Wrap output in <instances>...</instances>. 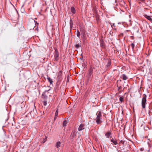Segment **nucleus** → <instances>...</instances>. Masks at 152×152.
Listing matches in <instances>:
<instances>
[{"label": "nucleus", "instance_id": "nucleus-22", "mask_svg": "<svg viewBox=\"0 0 152 152\" xmlns=\"http://www.w3.org/2000/svg\"><path fill=\"white\" fill-rule=\"evenodd\" d=\"M124 141L123 140H121L119 143V144H122V145H124Z\"/></svg>", "mask_w": 152, "mask_h": 152}, {"label": "nucleus", "instance_id": "nucleus-14", "mask_svg": "<svg viewBox=\"0 0 152 152\" xmlns=\"http://www.w3.org/2000/svg\"><path fill=\"white\" fill-rule=\"evenodd\" d=\"M69 24H70V29H72V28L73 22H72V20L71 19L70 20Z\"/></svg>", "mask_w": 152, "mask_h": 152}, {"label": "nucleus", "instance_id": "nucleus-18", "mask_svg": "<svg viewBox=\"0 0 152 152\" xmlns=\"http://www.w3.org/2000/svg\"><path fill=\"white\" fill-rule=\"evenodd\" d=\"M76 34L77 36L78 37L80 38V33L79 32V31L78 30L76 32Z\"/></svg>", "mask_w": 152, "mask_h": 152}, {"label": "nucleus", "instance_id": "nucleus-23", "mask_svg": "<svg viewBox=\"0 0 152 152\" xmlns=\"http://www.w3.org/2000/svg\"><path fill=\"white\" fill-rule=\"evenodd\" d=\"M58 109H57L56 110V113H55V116L57 117L58 116Z\"/></svg>", "mask_w": 152, "mask_h": 152}, {"label": "nucleus", "instance_id": "nucleus-38", "mask_svg": "<svg viewBox=\"0 0 152 152\" xmlns=\"http://www.w3.org/2000/svg\"><path fill=\"white\" fill-rule=\"evenodd\" d=\"M142 148H141V151H142Z\"/></svg>", "mask_w": 152, "mask_h": 152}, {"label": "nucleus", "instance_id": "nucleus-19", "mask_svg": "<svg viewBox=\"0 0 152 152\" xmlns=\"http://www.w3.org/2000/svg\"><path fill=\"white\" fill-rule=\"evenodd\" d=\"M48 136L46 135H45V138L43 139V143H45V141L47 140V138Z\"/></svg>", "mask_w": 152, "mask_h": 152}, {"label": "nucleus", "instance_id": "nucleus-35", "mask_svg": "<svg viewBox=\"0 0 152 152\" xmlns=\"http://www.w3.org/2000/svg\"><path fill=\"white\" fill-rule=\"evenodd\" d=\"M140 0L142 1H144V0Z\"/></svg>", "mask_w": 152, "mask_h": 152}, {"label": "nucleus", "instance_id": "nucleus-27", "mask_svg": "<svg viewBox=\"0 0 152 152\" xmlns=\"http://www.w3.org/2000/svg\"><path fill=\"white\" fill-rule=\"evenodd\" d=\"M117 86L118 88V90H120L121 88H122L121 86H118V85H117Z\"/></svg>", "mask_w": 152, "mask_h": 152}, {"label": "nucleus", "instance_id": "nucleus-10", "mask_svg": "<svg viewBox=\"0 0 152 152\" xmlns=\"http://www.w3.org/2000/svg\"><path fill=\"white\" fill-rule=\"evenodd\" d=\"M111 141L115 145L118 144V143L116 139L114 140L113 138H112L111 140Z\"/></svg>", "mask_w": 152, "mask_h": 152}, {"label": "nucleus", "instance_id": "nucleus-4", "mask_svg": "<svg viewBox=\"0 0 152 152\" xmlns=\"http://www.w3.org/2000/svg\"><path fill=\"white\" fill-rule=\"evenodd\" d=\"M93 68L91 67L88 71V80L91 78L93 77Z\"/></svg>", "mask_w": 152, "mask_h": 152}, {"label": "nucleus", "instance_id": "nucleus-11", "mask_svg": "<svg viewBox=\"0 0 152 152\" xmlns=\"http://www.w3.org/2000/svg\"><path fill=\"white\" fill-rule=\"evenodd\" d=\"M71 12L73 14L75 13V10L74 7H72L71 8Z\"/></svg>", "mask_w": 152, "mask_h": 152}, {"label": "nucleus", "instance_id": "nucleus-26", "mask_svg": "<svg viewBox=\"0 0 152 152\" xmlns=\"http://www.w3.org/2000/svg\"><path fill=\"white\" fill-rule=\"evenodd\" d=\"M62 74L61 71H60L58 73V76L61 75Z\"/></svg>", "mask_w": 152, "mask_h": 152}, {"label": "nucleus", "instance_id": "nucleus-21", "mask_svg": "<svg viewBox=\"0 0 152 152\" xmlns=\"http://www.w3.org/2000/svg\"><path fill=\"white\" fill-rule=\"evenodd\" d=\"M124 100V98L123 97H120L119 98V101L121 102H122Z\"/></svg>", "mask_w": 152, "mask_h": 152}, {"label": "nucleus", "instance_id": "nucleus-6", "mask_svg": "<svg viewBox=\"0 0 152 152\" xmlns=\"http://www.w3.org/2000/svg\"><path fill=\"white\" fill-rule=\"evenodd\" d=\"M80 31L82 32L81 33V37L82 38H84L86 37V32L84 30H82L80 28Z\"/></svg>", "mask_w": 152, "mask_h": 152}, {"label": "nucleus", "instance_id": "nucleus-32", "mask_svg": "<svg viewBox=\"0 0 152 152\" xmlns=\"http://www.w3.org/2000/svg\"><path fill=\"white\" fill-rule=\"evenodd\" d=\"M72 134V136H75V134L73 133V134Z\"/></svg>", "mask_w": 152, "mask_h": 152}, {"label": "nucleus", "instance_id": "nucleus-13", "mask_svg": "<svg viewBox=\"0 0 152 152\" xmlns=\"http://www.w3.org/2000/svg\"><path fill=\"white\" fill-rule=\"evenodd\" d=\"M61 143L60 142H56V147L58 149V148L61 146Z\"/></svg>", "mask_w": 152, "mask_h": 152}, {"label": "nucleus", "instance_id": "nucleus-37", "mask_svg": "<svg viewBox=\"0 0 152 152\" xmlns=\"http://www.w3.org/2000/svg\"><path fill=\"white\" fill-rule=\"evenodd\" d=\"M142 148H141V151H142Z\"/></svg>", "mask_w": 152, "mask_h": 152}, {"label": "nucleus", "instance_id": "nucleus-2", "mask_svg": "<svg viewBox=\"0 0 152 152\" xmlns=\"http://www.w3.org/2000/svg\"><path fill=\"white\" fill-rule=\"evenodd\" d=\"M146 103V96L145 94L143 95V97L142 100V106L143 109L145 107V104Z\"/></svg>", "mask_w": 152, "mask_h": 152}, {"label": "nucleus", "instance_id": "nucleus-29", "mask_svg": "<svg viewBox=\"0 0 152 152\" xmlns=\"http://www.w3.org/2000/svg\"><path fill=\"white\" fill-rule=\"evenodd\" d=\"M111 27H112V28H113V26L114 27H115V25H114V23H113V25H111Z\"/></svg>", "mask_w": 152, "mask_h": 152}, {"label": "nucleus", "instance_id": "nucleus-36", "mask_svg": "<svg viewBox=\"0 0 152 152\" xmlns=\"http://www.w3.org/2000/svg\"><path fill=\"white\" fill-rule=\"evenodd\" d=\"M142 148H141V151H142Z\"/></svg>", "mask_w": 152, "mask_h": 152}, {"label": "nucleus", "instance_id": "nucleus-30", "mask_svg": "<svg viewBox=\"0 0 152 152\" xmlns=\"http://www.w3.org/2000/svg\"><path fill=\"white\" fill-rule=\"evenodd\" d=\"M57 117L56 116H55L54 117V121H55L56 120V118H57Z\"/></svg>", "mask_w": 152, "mask_h": 152}, {"label": "nucleus", "instance_id": "nucleus-3", "mask_svg": "<svg viewBox=\"0 0 152 152\" xmlns=\"http://www.w3.org/2000/svg\"><path fill=\"white\" fill-rule=\"evenodd\" d=\"M30 111L29 112L30 114L32 117H34V115L37 113L36 110L35 106L31 107L30 108Z\"/></svg>", "mask_w": 152, "mask_h": 152}, {"label": "nucleus", "instance_id": "nucleus-31", "mask_svg": "<svg viewBox=\"0 0 152 152\" xmlns=\"http://www.w3.org/2000/svg\"><path fill=\"white\" fill-rule=\"evenodd\" d=\"M148 145L149 146V147H151L150 144L148 142Z\"/></svg>", "mask_w": 152, "mask_h": 152}, {"label": "nucleus", "instance_id": "nucleus-24", "mask_svg": "<svg viewBox=\"0 0 152 152\" xmlns=\"http://www.w3.org/2000/svg\"><path fill=\"white\" fill-rule=\"evenodd\" d=\"M43 104L44 106H45L47 105V101L46 100H45L43 101Z\"/></svg>", "mask_w": 152, "mask_h": 152}, {"label": "nucleus", "instance_id": "nucleus-20", "mask_svg": "<svg viewBox=\"0 0 152 152\" xmlns=\"http://www.w3.org/2000/svg\"><path fill=\"white\" fill-rule=\"evenodd\" d=\"M81 47V45H80L79 44H76L75 45V47L77 49Z\"/></svg>", "mask_w": 152, "mask_h": 152}, {"label": "nucleus", "instance_id": "nucleus-25", "mask_svg": "<svg viewBox=\"0 0 152 152\" xmlns=\"http://www.w3.org/2000/svg\"><path fill=\"white\" fill-rule=\"evenodd\" d=\"M132 50H133L135 46V45L133 43H132L131 44Z\"/></svg>", "mask_w": 152, "mask_h": 152}, {"label": "nucleus", "instance_id": "nucleus-12", "mask_svg": "<svg viewBox=\"0 0 152 152\" xmlns=\"http://www.w3.org/2000/svg\"><path fill=\"white\" fill-rule=\"evenodd\" d=\"M47 76V79L48 81L50 82V84H52L53 83V81L50 78V77H49L48 75Z\"/></svg>", "mask_w": 152, "mask_h": 152}, {"label": "nucleus", "instance_id": "nucleus-7", "mask_svg": "<svg viewBox=\"0 0 152 152\" xmlns=\"http://www.w3.org/2000/svg\"><path fill=\"white\" fill-rule=\"evenodd\" d=\"M85 127V125L83 124H81L79 126L78 130L79 131H80L83 129H84Z\"/></svg>", "mask_w": 152, "mask_h": 152}, {"label": "nucleus", "instance_id": "nucleus-5", "mask_svg": "<svg viewBox=\"0 0 152 152\" xmlns=\"http://www.w3.org/2000/svg\"><path fill=\"white\" fill-rule=\"evenodd\" d=\"M59 56V53L57 49L55 50L54 57L55 58V60L56 61H58V57Z\"/></svg>", "mask_w": 152, "mask_h": 152}, {"label": "nucleus", "instance_id": "nucleus-8", "mask_svg": "<svg viewBox=\"0 0 152 152\" xmlns=\"http://www.w3.org/2000/svg\"><path fill=\"white\" fill-rule=\"evenodd\" d=\"M121 77L122 78L123 80H126L128 79V77L124 74L122 75L121 76Z\"/></svg>", "mask_w": 152, "mask_h": 152}, {"label": "nucleus", "instance_id": "nucleus-17", "mask_svg": "<svg viewBox=\"0 0 152 152\" xmlns=\"http://www.w3.org/2000/svg\"><path fill=\"white\" fill-rule=\"evenodd\" d=\"M67 121L66 120H64L63 122V126H65L67 123Z\"/></svg>", "mask_w": 152, "mask_h": 152}, {"label": "nucleus", "instance_id": "nucleus-16", "mask_svg": "<svg viewBox=\"0 0 152 152\" xmlns=\"http://www.w3.org/2000/svg\"><path fill=\"white\" fill-rule=\"evenodd\" d=\"M145 17L148 20L150 21H152V18L150 16L146 15Z\"/></svg>", "mask_w": 152, "mask_h": 152}, {"label": "nucleus", "instance_id": "nucleus-34", "mask_svg": "<svg viewBox=\"0 0 152 152\" xmlns=\"http://www.w3.org/2000/svg\"><path fill=\"white\" fill-rule=\"evenodd\" d=\"M2 130L4 132H5L4 131L3 129H2Z\"/></svg>", "mask_w": 152, "mask_h": 152}, {"label": "nucleus", "instance_id": "nucleus-28", "mask_svg": "<svg viewBox=\"0 0 152 152\" xmlns=\"http://www.w3.org/2000/svg\"><path fill=\"white\" fill-rule=\"evenodd\" d=\"M83 67H84V68H85L86 66V64H85V63H84L83 64Z\"/></svg>", "mask_w": 152, "mask_h": 152}, {"label": "nucleus", "instance_id": "nucleus-15", "mask_svg": "<svg viewBox=\"0 0 152 152\" xmlns=\"http://www.w3.org/2000/svg\"><path fill=\"white\" fill-rule=\"evenodd\" d=\"M105 136L108 138H110L112 137L111 134H105Z\"/></svg>", "mask_w": 152, "mask_h": 152}, {"label": "nucleus", "instance_id": "nucleus-9", "mask_svg": "<svg viewBox=\"0 0 152 152\" xmlns=\"http://www.w3.org/2000/svg\"><path fill=\"white\" fill-rule=\"evenodd\" d=\"M111 64V61L109 60L106 66V68L107 69Z\"/></svg>", "mask_w": 152, "mask_h": 152}, {"label": "nucleus", "instance_id": "nucleus-33", "mask_svg": "<svg viewBox=\"0 0 152 152\" xmlns=\"http://www.w3.org/2000/svg\"><path fill=\"white\" fill-rule=\"evenodd\" d=\"M121 81V80H118L117 81V82H118V81Z\"/></svg>", "mask_w": 152, "mask_h": 152}, {"label": "nucleus", "instance_id": "nucleus-1", "mask_svg": "<svg viewBox=\"0 0 152 152\" xmlns=\"http://www.w3.org/2000/svg\"><path fill=\"white\" fill-rule=\"evenodd\" d=\"M96 115H97V117L96 121L97 124H99L102 122L101 118L102 116L101 112L99 111H98L96 113Z\"/></svg>", "mask_w": 152, "mask_h": 152}, {"label": "nucleus", "instance_id": "nucleus-39", "mask_svg": "<svg viewBox=\"0 0 152 152\" xmlns=\"http://www.w3.org/2000/svg\"><path fill=\"white\" fill-rule=\"evenodd\" d=\"M107 133H110V132H107Z\"/></svg>", "mask_w": 152, "mask_h": 152}]
</instances>
